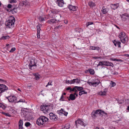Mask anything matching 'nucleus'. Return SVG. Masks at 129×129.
I'll return each instance as SVG.
<instances>
[{
    "label": "nucleus",
    "instance_id": "f257e3e1",
    "mask_svg": "<svg viewBox=\"0 0 129 129\" xmlns=\"http://www.w3.org/2000/svg\"><path fill=\"white\" fill-rule=\"evenodd\" d=\"M41 110L43 111V113H46L48 111L52 110L53 109V105H41L40 106Z\"/></svg>",
    "mask_w": 129,
    "mask_h": 129
},
{
    "label": "nucleus",
    "instance_id": "f03ea898",
    "mask_svg": "<svg viewBox=\"0 0 129 129\" xmlns=\"http://www.w3.org/2000/svg\"><path fill=\"white\" fill-rule=\"evenodd\" d=\"M104 114L106 115H107V113H105L104 111H102L100 110H98L92 112L91 117L93 118H95L97 116L96 115L99 114L100 116H102Z\"/></svg>",
    "mask_w": 129,
    "mask_h": 129
},
{
    "label": "nucleus",
    "instance_id": "7ed1b4c3",
    "mask_svg": "<svg viewBox=\"0 0 129 129\" xmlns=\"http://www.w3.org/2000/svg\"><path fill=\"white\" fill-rule=\"evenodd\" d=\"M27 110V111L25 110V120H30L32 117L33 113L29 111V110H27L25 108V109Z\"/></svg>",
    "mask_w": 129,
    "mask_h": 129
},
{
    "label": "nucleus",
    "instance_id": "20e7f679",
    "mask_svg": "<svg viewBox=\"0 0 129 129\" xmlns=\"http://www.w3.org/2000/svg\"><path fill=\"white\" fill-rule=\"evenodd\" d=\"M15 22V20H9L5 23V25L9 28H11L13 27L14 22Z\"/></svg>",
    "mask_w": 129,
    "mask_h": 129
},
{
    "label": "nucleus",
    "instance_id": "39448f33",
    "mask_svg": "<svg viewBox=\"0 0 129 129\" xmlns=\"http://www.w3.org/2000/svg\"><path fill=\"white\" fill-rule=\"evenodd\" d=\"M6 98L8 99L10 102H13L15 103L17 102L16 98L14 96H9L8 97H6Z\"/></svg>",
    "mask_w": 129,
    "mask_h": 129
},
{
    "label": "nucleus",
    "instance_id": "423d86ee",
    "mask_svg": "<svg viewBox=\"0 0 129 129\" xmlns=\"http://www.w3.org/2000/svg\"><path fill=\"white\" fill-rule=\"evenodd\" d=\"M29 63L28 66L29 67V69L31 70H32V68L33 67H36L37 66L35 60L33 59H32L29 60Z\"/></svg>",
    "mask_w": 129,
    "mask_h": 129
},
{
    "label": "nucleus",
    "instance_id": "0eeeda50",
    "mask_svg": "<svg viewBox=\"0 0 129 129\" xmlns=\"http://www.w3.org/2000/svg\"><path fill=\"white\" fill-rule=\"evenodd\" d=\"M75 123L76 126L77 128L78 127V126H79V124L83 126H84L85 125L84 124V123L83 121L80 119H78L77 120L75 121Z\"/></svg>",
    "mask_w": 129,
    "mask_h": 129
},
{
    "label": "nucleus",
    "instance_id": "6e6552de",
    "mask_svg": "<svg viewBox=\"0 0 129 129\" xmlns=\"http://www.w3.org/2000/svg\"><path fill=\"white\" fill-rule=\"evenodd\" d=\"M43 120V119L42 118V116H40L37 120L36 121L37 124L39 126L43 125L44 123V121Z\"/></svg>",
    "mask_w": 129,
    "mask_h": 129
},
{
    "label": "nucleus",
    "instance_id": "1a4fd4ad",
    "mask_svg": "<svg viewBox=\"0 0 129 129\" xmlns=\"http://www.w3.org/2000/svg\"><path fill=\"white\" fill-rule=\"evenodd\" d=\"M50 116V119L53 121H56L57 120V116L56 115L52 113H50L49 114Z\"/></svg>",
    "mask_w": 129,
    "mask_h": 129
},
{
    "label": "nucleus",
    "instance_id": "9d476101",
    "mask_svg": "<svg viewBox=\"0 0 129 129\" xmlns=\"http://www.w3.org/2000/svg\"><path fill=\"white\" fill-rule=\"evenodd\" d=\"M0 87L1 92L2 93L8 89V88L6 85L3 84H0Z\"/></svg>",
    "mask_w": 129,
    "mask_h": 129
},
{
    "label": "nucleus",
    "instance_id": "9b49d317",
    "mask_svg": "<svg viewBox=\"0 0 129 129\" xmlns=\"http://www.w3.org/2000/svg\"><path fill=\"white\" fill-rule=\"evenodd\" d=\"M104 66H110L112 67L114 66L113 64L108 61H103Z\"/></svg>",
    "mask_w": 129,
    "mask_h": 129
},
{
    "label": "nucleus",
    "instance_id": "f8f14e48",
    "mask_svg": "<svg viewBox=\"0 0 129 129\" xmlns=\"http://www.w3.org/2000/svg\"><path fill=\"white\" fill-rule=\"evenodd\" d=\"M68 7L70 10H72L73 11L76 10L77 8V6H73L71 5H69L68 6Z\"/></svg>",
    "mask_w": 129,
    "mask_h": 129
},
{
    "label": "nucleus",
    "instance_id": "ddd939ff",
    "mask_svg": "<svg viewBox=\"0 0 129 129\" xmlns=\"http://www.w3.org/2000/svg\"><path fill=\"white\" fill-rule=\"evenodd\" d=\"M60 20H57L56 19H51L50 20H49L48 21V22L50 24H53L54 23H56V22H60Z\"/></svg>",
    "mask_w": 129,
    "mask_h": 129
},
{
    "label": "nucleus",
    "instance_id": "4468645a",
    "mask_svg": "<svg viewBox=\"0 0 129 129\" xmlns=\"http://www.w3.org/2000/svg\"><path fill=\"white\" fill-rule=\"evenodd\" d=\"M112 42L115 46H116L117 45L118 48H120L121 47L120 46L121 43L120 42L117 41L116 40H115L113 41Z\"/></svg>",
    "mask_w": 129,
    "mask_h": 129
},
{
    "label": "nucleus",
    "instance_id": "2eb2a0df",
    "mask_svg": "<svg viewBox=\"0 0 129 129\" xmlns=\"http://www.w3.org/2000/svg\"><path fill=\"white\" fill-rule=\"evenodd\" d=\"M23 122L22 120L20 119L18 122L19 129H23L22 126Z\"/></svg>",
    "mask_w": 129,
    "mask_h": 129
},
{
    "label": "nucleus",
    "instance_id": "dca6fc26",
    "mask_svg": "<svg viewBox=\"0 0 129 129\" xmlns=\"http://www.w3.org/2000/svg\"><path fill=\"white\" fill-rule=\"evenodd\" d=\"M111 7L112 9L115 10V9H117V8L119 7V6L117 4H111Z\"/></svg>",
    "mask_w": 129,
    "mask_h": 129
},
{
    "label": "nucleus",
    "instance_id": "f3484780",
    "mask_svg": "<svg viewBox=\"0 0 129 129\" xmlns=\"http://www.w3.org/2000/svg\"><path fill=\"white\" fill-rule=\"evenodd\" d=\"M56 3L60 7H62L64 4L63 0H60Z\"/></svg>",
    "mask_w": 129,
    "mask_h": 129
},
{
    "label": "nucleus",
    "instance_id": "a211bd4d",
    "mask_svg": "<svg viewBox=\"0 0 129 129\" xmlns=\"http://www.w3.org/2000/svg\"><path fill=\"white\" fill-rule=\"evenodd\" d=\"M118 37L120 39L126 37L125 34L123 32H121L118 35Z\"/></svg>",
    "mask_w": 129,
    "mask_h": 129
},
{
    "label": "nucleus",
    "instance_id": "6ab92c4d",
    "mask_svg": "<svg viewBox=\"0 0 129 129\" xmlns=\"http://www.w3.org/2000/svg\"><path fill=\"white\" fill-rule=\"evenodd\" d=\"M72 82L73 83V84H74L75 83H76L78 84L80 83V80L77 78L76 79H74L73 80H72Z\"/></svg>",
    "mask_w": 129,
    "mask_h": 129
},
{
    "label": "nucleus",
    "instance_id": "aec40b11",
    "mask_svg": "<svg viewBox=\"0 0 129 129\" xmlns=\"http://www.w3.org/2000/svg\"><path fill=\"white\" fill-rule=\"evenodd\" d=\"M87 72H89L90 74L93 75L94 74L95 72L94 70L91 69H89L87 70Z\"/></svg>",
    "mask_w": 129,
    "mask_h": 129
},
{
    "label": "nucleus",
    "instance_id": "412c9836",
    "mask_svg": "<svg viewBox=\"0 0 129 129\" xmlns=\"http://www.w3.org/2000/svg\"><path fill=\"white\" fill-rule=\"evenodd\" d=\"M69 96L70 99H71V100L72 101L74 100L76 98L74 95L72 94H70V95Z\"/></svg>",
    "mask_w": 129,
    "mask_h": 129
},
{
    "label": "nucleus",
    "instance_id": "4be33fe9",
    "mask_svg": "<svg viewBox=\"0 0 129 129\" xmlns=\"http://www.w3.org/2000/svg\"><path fill=\"white\" fill-rule=\"evenodd\" d=\"M105 7L103 6L102 8V11L104 14H106L108 12L107 9L106 8H105Z\"/></svg>",
    "mask_w": 129,
    "mask_h": 129
},
{
    "label": "nucleus",
    "instance_id": "5701e85b",
    "mask_svg": "<svg viewBox=\"0 0 129 129\" xmlns=\"http://www.w3.org/2000/svg\"><path fill=\"white\" fill-rule=\"evenodd\" d=\"M88 5L90 7H94L95 6V4L94 3L92 2H90L88 3Z\"/></svg>",
    "mask_w": 129,
    "mask_h": 129
},
{
    "label": "nucleus",
    "instance_id": "b1692460",
    "mask_svg": "<svg viewBox=\"0 0 129 129\" xmlns=\"http://www.w3.org/2000/svg\"><path fill=\"white\" fill-rule=\"evenodd\" d=\"M42 117L43 119V121H44V124L46 122H48L49 121V119L47 117L45 116H42Z\"/></svg>",
    "mask_w": 129,
    "mask_h": 129
},
{
    "label": "nucleus",
    "instance_id": "393cba45",
    "mask_svg": "<svg viewBox=\"0 0 129 129\" xmlns=\"http://www.w3.org/2000/svg\"><path fill=\"white\" fill-rule=\"evenodd\" d=\"M127 40V38H126V37L123 38V39H120L121 41L123 43H125Z\"/></svg>",
    "mask_w": 129,
    "mask_h": 129
},
{
    "label": "nucleus",
    "instance_id": "a878e982",
    "mask_svg": "<svg viewBox=\"0 0 129 129\" xmlns=\"http://www.w3.org/2000/svg\"><path fill=\"white\" fill-rule=\"evenodd\" d=\"M60 111V113L63 114L65 116H66L68 114V113L67 112H66L63 109H61Z\"/></svg>",
    "mask_w": 129,
    "mask_h": 129
},
{
    "label": "nucleus",
    "instance_id": "bb28decb",
    "mask_svg": "<svg viewBox=\"0 0 129 129\" xmlns=\"http://www.w3.org/2000/svg\"><path fill=\"white\" fill-rule=\"evenodd\" d=\"M70 128L69 125L67 124L65 125L63 127H62L61 129H69Z\"/></svg>",
    "mask_w": 129,
    "mask_h": 129
},
{
    "label": "nucleus",
    "instance_id": "cd10ccee",
    "mask_svg": "<svg viewBox=\"0 0 129 129\" xmlns=\"http://www.w3.org/2000/svg\"><path fill=\"white\" fill-rule=\"evenodd\" d=\"M10 37L8 36H3L1 38V40H5L7 39H9Z\"/></svg>",
    "mask_w": 129,
    "mask_h": 129
},
{
    "label": "nucleus",
    "instance_id": "c85d7f7f",
    "mask_svg": "<svg viewBox=\"0 0 129 129\" xmlns=\"http://www.w3.org/2000/svg\"><path fill=\"white\" fill-rule=\"evenodd\" d=\"M75 88H77V89L78 90V91H81L84 88L82 87H79L77 86H75Z\"/></svg>",
    "mask_w": 129,
    "mask_h": 129
},
{
    "label": "nucleus",
    "instance_id": "c756f323",
    "mask_svg": "<svg viewBox=\"0 0 129 129\" xmlns=\"http://www.w3.org/2000/svg\"><path fill=\"white\" fill-rule=\"evenodd\" d=\"M99 95L102 96L106 95V93L105 92H104L103 91H101L99 93Z\"/></svg>",
    "mask_w": 129,
    "mask_h": 129
},
{
    "label": "nucleus",
    "instance_id": "7c9ffc66",
    "mask_svg": "<svg viewBox=\"0 0 129 129\" xmlns=\"http://www.w3.org/2000/svg\"><path fill=\"white\" fill-rule=\"evenodd\" d=\"M87 93V92L85 91L84 90H82L79 92V95H81L82 94H86Z\"/></svg>",
    "mask_w": 129,
    "mask_h": 129
},
{
    "label": "nucleus",
    "instance_id": "2f4dec72",
    "mask_svg": "<svg viewBox=\"0 0 129 129\" xmlns=\"http://www.w3.org/2000/svg\"><path fill=\"white\" fill-rule=\"evenodd\" d=\"M11 12L13 14L16 13L17 12V9L15 8H13V9L11 10Z\"/></svg>",
    "mask_w": 129,
    "mask_h": 129
},
{
    "label": "nucleus",
    "instance_id": "473e14b6",
    "mask_svg": "<svg viewBox=\"0 0 129 129\" xmlns=\"http://www.w3.org/2000/svg\"><path fill=\"white\" fill-rule=\"evenodd\" d=\"M30 6V3L27 2V1H25V6H26L27 7H29Z\"/></svg>",
    "mask_w": 129,
    "mask_h": 129
},
{
    "label": "nucleus",
    "instance_id": "72a5a7b5",
    "mask_svg": "<svg viewBox=\"0 0 129 129\" xmlns=\"http://www.w3.org/2000/svg\"><path fill=\"white\" fill-rule=\"evenodd\" d=\"M104 66L103 61H100L99 64L97 65V67H98L99 66Z\"/></svg>",
    "mask_w": 129,
    "mask_h": 129
},
{
    "label": "nucleus",
    "instance_id": "f704fd0d",
    "mask_svg": "<svg viewBox=\"0 0 129 129\" xmlns=\"http://www.w3.org/2000/svg\"><path fill=\"white\" fill-rule=\"evenodd\" d=\"M31 125L30 123L28 122H26L25 123V126L26 127H27L30 126Z\"/></svg>",
    "mask_w": 129,
    "mask_h": 129
},
{
    "label": "nucleus",
    "instance_id": "c9c22d12",
    "mask_svg": "<svg viewBox=\"0 0 129 129\" xmlns=\"http://www.w3.org/2000/svg\"><path fill=\"white\" fill-rule=\"evenodd\" d=\"M93 24V23L92 22H89L87 23L86 25L87 27L88 26L92 24Z\"/></svg>",
    "mask_w": 129,
    "mask_h": 129
},
{
    "label": "nucleus",
    "instance_id": "e433bc0d",
    "mask_svg": "<svg viewBox=\"0 0 129 129\" xmlns=\"http://www.w3.org/2000/svg\"><path fill=\"white\" fill-rule=\"evenodd\" d=\"M2 114L6 116H8L9 117H11V115L10 114H9V113H8L3 112Z\"/></svg>",
    "mask_w": 129,
    "mask_h": 129
},
{
    "label": "nucleus",
    "instance_id": "4c0bfd02",
    "mask_svg": "<svg viewBox=\"0 0 129 129\" xmlns=\"http://www.w3.org/2000/svg\"><path fill=\"white\" fill-rule=\"evenodd\" d=\"M98 83H97L96 82H94L92 83V85L93 86H96L97 85H98Z\"/></svg>",
    "mask_w": 129,
    "mask_h": 129
},
{
    "label": "nucleus",
    "instance_id": "58836bf2",
    "mask_svg": "<svg viewBox=\"0 0 129 129\" xmlns=\"http://www.w3.org/2000/svg\"><path fill=\"white\" fill-rule=\"evenodd\" d=\"M123 16H126V17H127L128 18L129 17V15L128 14L126 13H125L124 14H122L121 16V17H123Z\"/></svg>",
    "mask_w": 129,
    "mask_h": 129
},
{
    "label": "nucleus",
    "instance_id": "ea45409f",
    "mask_svg": "<svg viewBox=\"0 0 129 129\" xmlns=\"http://www.w3.org/2000/svg\"><path fill=\"white\" fill-rule=\"evenodd\" d=\"M39 20L41 22L45 20L44 18L41 17H39Z\"/></svg>",
    "mask_w": 129,
    "mask_h": 129
},
{
    "label": "nucleus",
    "instance_id": "a19ab883",
    "mask_svg": "<svg viewBox=\"0 0 129 129\" xmlns=\"http://www.w3.org/2000/svg\"><path fill=\"white\" fill-rule=\"evenodd\" d=\"M63 95H62L60 99H59V100L60 101H64L65 100H64L63 99Z\"/></svg>",
    "mask_w": 129,
    "mask_h": 129
},
{
    "label": "nucleus",
    "instance_id": "79ce46f5",
    "mask_svg": "<svg viewBox=\"0 0 129 129\" xmlns=\"http://www.w3.org/2000/svg\"><path fill=\"white\" fill-rule=\"evenodd\" d=\"M0 107H2L4 109H5L6 108V106H4V105H3L2 104L1 105Z\"/></svg>",
    "mask_w": 129,
    "mask_h": 129
},
{
    "label": "nucleus",
    "instance_id": "37998d69",
    "mask_svg": "<svg viewBox=\"0 0 129 129\" xmlns=\"http://www.w3.org/2000/svg\"><path fill=\"white\" fill-rule=\"evenodd\" d=\"M72 80L71 81L68 80L66 81V83H69L70 84H73V83L72 82Z\"/></svg>",
    "mask_w": 129,
    "mask_h": 129
},
{
    "label": "nucleus",
    "instance_id": "c03bdc74",
    "mask_svg": "<svg viewBox=\"0 0 129 129\" xmlns=\"http://www.w3.org/2000/svg\"><path fill=\"white\" fill-rule=\"evenodd\" d=\"M16 49L14 47L12 48L11 49V50L10 51V52H12L14 51Z\"/></svg>",
    "mask_w": 129,
    "mask_h": 129
},
{
    "label": "nucleus",
    "instance_id": "a18cd8bd",
    "mask_svg": "<svg viewBox=\"0 0 129 129\" xmlns=\"http://www.w3.org/2000/svg\"><path fill=\"white\" fill-rule=\"evenodd\" d=\"M37 34H39L40 33V31L41 30V29L40 28H38V27H37Z\"/></svg>",
    "mask_w": 129,
    "mask_h": 129
},
{
    "label": "nucleus",
    "instance_id": "49530a36",
    "mask_svg": "<svg viewBox=\"0 0 129 129\" xmlns=\"http://www.w3.org/2000/svg\"><path fill=\"white\" fill-rule=\"evenodd\" d=\"M112 85L111 86L112 87H114L116 85V83L113 82L112 81Z\"/></svg>",
    "mask_w": 129,
    "mask_h": 129
},
{
    "label": "nucleus",
    "instance_id": "de8ad7c7",
    "mask_svg": "<svg viewBox=\"0 0 129 129\" xmlns=\"http://www.w3.org/2000/svg\"><path fill=\"white\" fill-rule=\"evenodd\" d=\"M17 2L16 0H10V3H15Z\"/></svg>",
    "mask_w": 129,
    "mask_h": 129
},
{
    "label": "nucleus",
    "instance_id": "09e8293b",
    "mask_svg": "<svg viewBox=\"0 0 129 129\" xmlns=\"http://www.w3.org/2000/svg\"><path fill=\"white\" fill-rule=\"evenodd\" d=\"M76 89H77V88H75V86L72 89L71 88V92L74 91Z\"/></svg>",
    "mask_w": 129,
    "mask_h": 129
},
{
    "label": "nucleus",
    "instance_id": "8fccbe9b",
    "mask_svg": "<svg viewBox=\"0 0 129 129\" xmlns=\"http://www.w3.org/2000/svg\"><path fill=\"white\" fill-rule=\"evenodd\" d=\"M95 47L94 46H90V48L91 49L93 50H95Z\"/></svg>",
    "mask_w": 129,
    "mask_h": 129
},
{
    "label": "nucleus",
    "instance_id": "3c124183",
    "mask_svg": "<svg viewBox=\"0 0 129 129\" xmlns=\"http://www.w3.org/2000/svg\"><path fill=\"white\" fill-rule=\"evenodd\" d=\"M92 83L91 82H89V81H88L87 82V83L88 84L90 85L91 86L92 85Z\"/></svg>",
    "mask_w": 129,
    "mask_h": 129
},
{
    "label": "nucleus",
    "instance_id": "603ef678",
    "mask_svg": "<svg viewBox=\"0 0 129 129\" xmlns=\"http://www.w3.org/2000/svg\"><path fill=\"white\" fill-rule=\"evenodd\" d=\"M12 6V5L10 4H8V5L7 7L9 9L11 8Z\"/></svg>",
    "mask_w": 129,
    "mask_h": 129
},
{
    "label": "nucleus",
    "instance_id": "864d4df0",
    "mask_svg": "<svg viewBox=\"0 0 129 129\" xmlns=\"http://www.w3.org/2000/svg\"><path fill=\"white\" fill-rule=\"evenodd\" d=\"M71 88L70 87H68L66 89V90H70V92H71Z\"/></svg>",
    "mask_w": 129,
    "mask_h": 129
},
{
    "label": "nucleus",
    "instance_id": "5fc2aeb1",
    "mask_svg": "<svg viewBox=\"0 0 129 129\" xmlns=\"http://www.w3.org/2000/svg\"><path fill=\"white\" fill-rule=\"evenodd\" d=\"M121 18H122V20L124 21H125L127 20V18L125 17H123H123Z\"/></svg>",
    "mask_w": 129,
    "mask_h": 129
},
{
    "label": "nucleus",
    "instance_id": "6e6d98bb",
    "mask_svg": "<svg viewBox=\"0 0 129 129\" xmlns=\"http://www.w3.org/2000/svg\"><path fill=\"white\" fill-rule=\"evenodd\" d=\"M51 82H48V84L46 86V87H47L48 85H52V84H51Z\"/></svg>",
    "mask_w": 129,
    "mask_h": 129
},
{
    "label": "nucleus",
    "instance_id": "4d7b16f0",
    "mask_svg": "<svg viewBox=\"0 0 129 129\" xmlns=\"http://www.w3.org/2000/svg\"><path fill=\"white\" fill-rule=\"evenodd\" d=\"M35 77L37 79H39V76L37 75H36L35 76Z\"/></svg>",
    "mask_w": 129,
    "mask_h": 129
},
{
    "label": "nucleus",
    "instance_id": "13d9d810",
    "mask_svg": "<svg viewBox=\"0 0 129 129\" xmlns=\"http://www.w3.org/2000/svg\"><path fill=\"white\" fill-rule=\"evenodd\" d=\"M108 90L107 88H105L104 90V92H105L106 93L107 92Z\"/></svg>",
    "mask_w": 129,
    "mask_h": 129
},
{
    "label": "nucleus",
    "instance_id": "bf43d9fd",
    "mask_svg": "<svg viewBox=\"0 0 129 129\" xmlns=\"http://www.w3.org/2000/svg\"><path fill=\"white\" fill-rule=\"evenodd\" d=\"M24 102L23 101V100L21 99L18 102L17 101V102Z\"/></svg>",
    "mask_w": 129,
    "mask_h": 129
},
{
    "label": "nucleus",
    "instance_id": "052dcab7",
    "mask_svg": "<svg viewBox=\"0 0 129 129\" xmlns=\"http://www.w3.org/2000/svg\"><path fill=\"white\" fill-rule=\"evenodd\" d=\"M110 60H111L114 61H116V60H117V59H113L112 58H110Z\"/></svg>",
    "mask_w": 129,
    "mask_h": 129
},
{
    "label": "nucleus",
    "instance_id": "680f3d73",
    "mask_svg": "<svg viewBox=\"0 0 129 129\" xmlns=\"http://www.w3.org/2000/svg\"><path fill=\"white\" fill-rule=\"evenodd\" d=\"M116 61H122V60L121 59H117V60H116Z\"/></svg>",
    "mask_w": 129,
    "mask_h": 129
},
{
    "label": "nucleus",
    "instance_id": "e2e57ef3",
    "mask_svg": "<svg viewBox=\"0 0 129 129\" xmlns=\"http://www.w3.org/2000/svg\"><path fill=\"white\" fill-rule=\"evenodd\" d=\"M92 58H93L95 59H98L100 58V57H93Z\"/></svg>",
    "mask_w": 129,
    "mask_h": 129
},
{
    "label": "nucleus",
    "instance_id": "0e129e2a",
    "mask_svg": "<svg viewBox=\"0 0 129 129\" xmlns=\"http://www.w3.org/2000/svg\"><path fill=\"white\" fill-rule=\"evenodd\" d=\"M24 111V108H22L21 109V113H23V114H24V113L23 112Z\"/></svg>",
    "mask_w": 129,
    "mask_h": 129
},
{
    "label": "nucleus",
    "instance_id": "69168bd1",
    "mask_svg": "<svg viewBox=\"0 0 129 129\" xmlns=\"http://www.w3.org/2000/svg\"><path fill=\"white\" fill-rule=\"evenodd\" d=\"M37 38H40V33L38 35V34H37Z\"/></svg>",
    "mask_w": 129,
    "mask_h": 129
},
{
    "label": "nucleus",
    "instance_id": "338daca9",
    "mask_svg": "<svg viewBox=\"0 0 129 129\" xmlns=\"http://www.w3.org/2000/svg\"><path fill=\"white\" fill-rule=\"evenodd\" d=\"M95 50H98L99 49V47H95Z\"/></svg>",
    "mask_w": 129,
    "mask_h": 129
},
{
    "label": "nucleus",
    "instance_id": "774afa93",
    "mask_svg": "<svg viewBox=\"0 0 129 129\" xmlns=\"http://www.w3.org/2000/svg\"><path fill=\"white\" fill-rule=\"evenodd\" d=\"M41 25L40 24H39L38 25L37 27H38V28H40V27H41Z\"/></svg>",
    "mask_w": 129,
    "mask_h": 129
}]
</instances>
